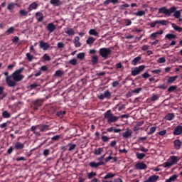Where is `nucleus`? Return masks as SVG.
<instances>
[{"instance_id": "f8f14e48", "label": "nucleus", "mask_w": 182, "mask_h": 182, "mask_svg": "<svg viewBox=\"0 0 182 182\" xmlns=\"http://www.w3.org/2000/svg\"><path fill=\"white\" fill-rule=\"evenodd\" d=\"M46 28L50 33H53V32H55V31H56V26H55L53 23H49Z\"/></svg>"}, {"instance_id": "2f4dec72", "label": "nucleus", "mask_w": 182, "mask_h": 182, "mask_svg": "<svg viewBox=\"0 0 182 182\" xmlns=\"http://www.w3.org/2000/svg\"><path fill=\"white\" fill-rule=\"evenodd\" d=\"M165 38H166V39H169V41H171V39H176L177 36L176 34L168 33L166 35Z\"/></svg>"}, {"instance_id": "6e6552de", "label": "nucleus", "mask_w": 182, "mask_h": 182, "mask_svg": "<svg viewBox=\"0 0 182 182\" xmlns=\"http://www.w3.org/2000/svg\"><path fill=\"white\" fill-rule=\"evenodd\" d=\"M144 69H146L145 65H139V67H135L134 70L131 71V75L132 76H137V75H140L141 72L144 71Z\"/></svg>"}, {"instance_id": "5701e85b", "label": "nucleus", "mask_w": 182, "mask_h": 182, "mask_svg": "<svg viewBox=\"0 0 182 182\" xmlns=\"http://www.w3.org/2000/svg\"><path fill=\"white\" fill-rule=\"evenodd\" d=\"M68 36H73L75 35V29L72 28H68L67 30L65 31Z\"/></svg>"}, {"instance_id": "9d476101", "label": "nucleus", "mask_w": 182, "mask_h": 182, "mask_svg": "<svg viewBox=\"0 0 182 182\" xmlns=\"http://www.w3.org/2000/svg\"><path fill=\"white\" fill-rule=\"evenodd\" d=\"M136 170H146L147 165L144 162H138L134 165Z\"/></svg>"}, {"instance_id": "20e7f679", "label": "nucleus", "mask_w": 182, "mask_h": 182, "mask_svg": "<svg viewBox=\"0 0 182 182\" xmlns=\"http://www.w3.org/2000/svg\"><path fill=\"white\" fill-rule=\"evenodd\" d=\"M177 11L176 6H172L169 9L166 7H161L159 9L158 14H164L166 16H171V14H173Z\"/></svg>"}, {"instance_id": "bb28decb", "label": "nucleus", "mask_w": 182, "mask_h": 182, "mask_svg": "<svg viewBox=\"0 0 182 182\" xmlns=\"http://www.w3.org/2000/svg\"><path fill=\"white\" fill-rule=\"evenodd\" d=\"M163 33H164L163 30H160L159 31H156L155 33H151V38H157V36H159V35H163Z\"/></svg>"}, {"instance_id": "69168bd1", "label": "nucleus", "mask_w": 182, "mask_h": 182, "mask_svg": "<svg viewBox=\"0 0 182 182\" xmlns=\"http://www.w3.org/2000/svg\"><path fill=\"white\" fill-rule=\"evenodd\" d=\"M59 139H60V136H59V135H55V136H53V137L51 138V140H52L53 141H58V140H59Z\"/></svg>"}, {"instance_id": "4c0bfd02", "label": "nucleus", "mask_w": 182, "mask_h": 182, "mask_svg": "<svg viewBox=\"0 0 182 182\" xmlns=\"http://www.w3.org/2000/svg\"><path fill=\"white\" fill-rule=\"evenodd\" d=\"M68 146L69 147V151H72L73 150H75L76 149V144L69 143Z\"/></svg>"}, {"instance_id": "79ce46f5", "label": "nucleus", "mask_w": 182, "mask_h": 182, "mask_svg": "<svg viewBox=\"0 0 182 182\" xmlns=\"http://www.w3.org/2000/svg\"><path fill=\"white\" fill-rule=\"evenodd\" d=\"M15 32V28L14 27H10L9 28H8L6 31V33L7 35H11L12 33H14Z\"/></svg>"}, {"instance_id": "49530a36", "label": "nucleus", "mask_w": 182, "mask_h": 182, "mask_svg": "<svg viewBox=\"0 0 182 182\" xmlns=\"http://www.w3.org/2000/svg\"><path fill=\"white\" fill-rule=\"evenodd\" d=\"M134 15H136V16H144V15H146V11H139L134 13Z\"/></svg>"}, {"instance_id": "f257e3e1", "label": "nucleus", "mask_w": 182, "mask_h": 182, "mask_svg": "<svg viewBox=\"0 0 182 182\" xmlns=\"http://www.w3.org/2000/svg\"><path fill=\"white\" fill-rule=\"evenodd\" d=\"M25 70L24 68H21L14 71L10 77H6V82L9 87H15L16 82H21L23 80L24 76L21 74Z\"/></svg>"}, {"instance_id": "ddd939ff", "label": "nucleus", "mask_w": 182, "mask_h": 182, "mask_svg": "<svg viewBox=\"0 0 182 182\" xmlns=\"http://www.w3.org/2000/svg\"><path fill=\"white\" fill-rule=\"evenodd\" d=\"M90 167H92L94 168H97L100 166H105V163L103 161H100V162H90L89 164Z\"/></svg>"}, {"instance_id": "0e129e2a", "label": "nucleus", "mask_w": 182, "mask_h": 182, "mask_svg": "<svg viewBox=\"0 0 182 182\" xmlns=\"http://www.w3.org/2000/svg\"><path fill=\"white\" fill-rule=\"evenodd\" d=\"M101 139H102V141H104V143H107V141H109V139L110 138H109V137L107 136H102L101 137Z\"/></svg>"}, {"instance_id": "13d9d810", "label": "nucleus", "mask_w": 182, "mask_h": 182, "mask_svg": "<svg viewBox=\"0 0 182 182\" xmlns=\"http://www.w3.org/2000/svg\"><path fill=\"white\" fill-rule=\"evenodd\" d=\"M41 86L40 84L34 82L30 85L31 89H36V87H39Z\"/></svg>"}, {"instance_id": "dca6fc26", "label": "nucleus", "mask_w": 182, "mask_h": 182, "mask_svg": "<svg viewBox=\"0 0 182 182\" xmlns=\"http://www.w3.org/2000/svg\"><path fill=\"white\" fill-rule=\"evenodd\" d=\"M25 148V143L16 142L14 145L15 150H23Z\"/></svg>"}, {"instance_id": "4468645a", "label": "nucleus", "mask_w": 182, "mask_h": 182, "mask_svg": "<svg viewBox=\"0 0 182 182\" xmlns=\"http://www.w3.org/2000/svg\"><path fill=\"white\" fill-rule=\"evenodd\" d=\"M173 134H174V136H180V134H182V126L181 125L177 126L175 128Z\"/></svg>"}, {"instance_id": "39448f33", "label": "nucleus", "mask_w": 182, "mask_h": 182, "mask_svg": "<svg viewBox=\"0 0 182 182\" xmlns=\"http://www.w3.org/2000/svg\"><path fill=\"white\" fill-rule=\"evenodd\" d=\"M99 53L102 58L105 59H108L109 55H112V50L107 48H102L99 50Z\"/></svg>"}, {"instance_id": "f03ea898", "label": "nucleus", "mask_w": 182, "mask_h": 182, "mask_svg": "<svg viewBox=\"0 0 182 182\" xmlns=\"http://www.w3.org/2000/svg\"><path fill=\"white\" fill-rule=\"evenodd\" d=\"M31 132H33V134L37 136H41V132L45 133V132H48L49 130V125L46 124H38L36 126H32L31 127Z\"/></svg>"}, {"instance_id": "c85d7f7f", "label": "nucleus", "mask_w": 182, "mask_h": 182, "mask_svg": "<svg viewBox=\"0 0 182 182\" xmlns=\"http://www.w3.org/2000/svg\"><path fill=\"white\" fill-rule=\"evenodd\" d=\"M50 4H51V5H54V6H59V5L62 4V3H60V0H50Z\"/></svg>"}, {"instance_id": "e2e57ef3", "label": "nucleus", "mask_w": 182, "mask_h": 182, "mask_svg": "<svg viewBox=\"0 0 182 182\" xmlns=\"http://www.w3.org/2000/svg\"><path fill=\"white\" fill-rule=\"evenodd\" d=\"M158 63H166V58L164 57L160 58L157 60Z\"/></svg>"}, {"instance_id": "4be33fe9", "label": "nucleus", "mask_w": 182, "mask_h": 182, "mask_svg": "<svg viewBox=\"0 0 182 182\" xmlns=\"http://www.w3.org/2000/svg\"><path fill=\"white\" fill-rule=\"evenodd\" d=\"M38 9V4L33 2L29 5V6L28 7V12H31V11H33V9Z\"/></svg>"}, {"instance_id": "423d86ee", "label": "nucleus", "mask_w": 182, "mask_h": 182, "mask_svg": "<svg viewBox=\"0 0 182 182\" xmlns=\"http://www.w3.org/2000/svg\"><path fill=\"white\" fill-rule=\"evenodd\" d=\"M168 23L167 20H156L154 22L149 23L148 26L151 28H156L157 25H162V26H166Z\"/></svg>"}, {"instance_id": "a878e982", "label": "nucleus", "mask_w": 182, "mask_h": 182, "mask_svg": "<svg viewBox=\"0 0 182 182\" xmlns=\"http://www.w3.org/2000/svg\"><path fill=\"white\" fill-rule=\"evenodd\" d=\"M140 60H141V56L136 57L135 58H134L132 60V65H133V66H136V65H137V63H139V62H140Z\"/></svg>"}, {"instance_id": "864d4df0", "label": "nucleus", "mask_w": 182, "mask_h": 182, "mask_svg": "<svg viewBox=\"0 0 182 182\" xmlns=\"http://www.w3.org/2000/svg\"><path fill=\"white\" fill-rule=\"evenodd\" d=\"M160 96L159 95H153V96L151 97V102H156V100H159V98Z\"/></svg>"}, {"instance_id": "4d7b16f0", "label": "nucleus", "mask_w": 182, "mask_h": 182, "mask_svg": "<svg viewBox=\"0 0 182 182\" xmlns=\"http://www.w3.org/2000/svg\"><path fill=\"white\" fill-rule=\"evenodd\" d=\"M129 6H130V5L128 4H122L119 6V9L124 11V9H126V8H129Z\"/></svg>"}, {"instance_id": "7c9ffc66", "label": "nucleus", "mask_w": 182, "mask_h": 182, "mask_svg": "<svg viewBox=\"0 0 182 182\" xmlns=\"http://www.w3.org/2000/svg\"><path fill=\"white\" fill-rule=\"evenodd\" d=\"M171 26L172 28H173V29L175 31H177V32H182V28L179 27L178 26H177L176 23H171Z\"/></svg>"}, {"instance_id": "de8ad7c7", "label": "nucleus", "mask_w": 182, "mask_h": 182, "mask_svg": "<svg viewBox=\"0 0 182 182\" xmlns=\"http://www.w3.org/2000/svg\"><path fill=\"white\" fill-rule=\"evenodd\" d=\"M89 33L93 36H99V33L97 32L95 29H90Z\"/></svg>"}, {"instance_id": "8fccbe9b", "label": "nucleus", "mask_w": 182, "mask_h": 182, "mask_svg": "<svg viewBox=\"0 0 182 182\" xmlns=\"http://www.w3.org/2000/svg\"><path fill=\"white\" fill-rule=\"evenodd\" d=\"M85 53H80L77 55V59H80V60H83V59H85Z\"/></svg>"}, {"instance_id": "72a5a7b5", "label": "nucleus", "mask_w": 182, "mask_h": 182, "mask_svg": "<svg viewBox=\"0 0 182 182\" xmlns=\"http://www.w3.org/2000/svg\"><path fill=\"white\" fill-rule=\"evenodd\" d=\"M136 156L139 160H143L144 157H146V154L136 152Z\"/></svg>"}, {"instance_id": "6ab92c4d", "label": "nucleus", "mask_w": 182, "mask_h": 182, "mask_svg": "<svg viewBox=\"0 0 182 182\" xmlns=\"http://www.w3.org/2000/svg\"><path fill=\"white\" fill-rule=\"evenodd\" d=\"M132 130L127 128L126 132L122 134V137H124V139H129V137H132Z\"/></svg>"}, {"instance_id": "bf43d9fd", "label": "nucleus", "mask_w": 182, "mask_h": 182, "mask_svg": "<svg viewBox=\"0 0 182 182\" xmlns=\"http://www.w3.org/2000/svg\"><path fill=\"white\" fill-rule=\"evenodd\" d=\"M95 176H96V172H91V173H87V177L89 179L93 178V177H95Z\"/></svg>"}, {"instance_id": "774afa93", "label": "nucleus", "mask_w": 182, "mask_h": 182, "mask_svg": "<svg viewBox=\"0 0 182 182\" xmlns=\"http://www.w3.org/2000/svg\"><path fill=\"white\" fill-rule=\"evenodd\" d=\"M140 92H141V88L140 87L136 88L134 90H132V93H139Z\"/></svg>"}, {"instance_id": "c9c22d12", "label": "nucleus", "mask_w": 182, "mask_h": 182, "mask_svg": "<svg viewBox=\"0 0 182 182\" xmlns=\"http://www.w3.org/2000/svg\"><path fill=\"white\" fill-rule=\"evenodd\" d=\"M102 153H103V148L95 149L94 154H95V156H100V154H102Z\"/></svg>"}, {"instance_id": "338daca9", "label": "nucleus", "mask_w": 182, "mask_h": 182, "mask_svg": "<svg viewBox=\"0 0 182 182\" xmlns=\"http://www.w3.org/2000/svg\"><path fill=\"white\" fill-rule=\"evenodd\" d=\"M178 176L174 174L172 176H171L169 178H171V181H174L175 180H177V178Z\"/></svg>"}, {"instance_id": "5fc2aeb1", "label": "nucleus", "mask_w": 182, "mask_h": 182, "mask_svg": "<svg viewBox=\"0 0 182 182\" xmlns=\"http://www.w3.org/2000/svg\"><path fill=\"white\" fill-rule=\"evenodd\" d=\"M26 56L29 62H32V60H33V55H31V53H27Z\"/></svg>"}, {"instance_id": "c756f323", "label": "nucleus", "mask_w": 182, "mask_h": 182, "mask_svg": "<svg viewBox=\"0 0 182 182\" xmlns=\"http://www.w3.org/2000/svg\"><path fill=\"white\" fill-rule=\"evenodd\" d=\"M95 41H96V39H95V38L88 37V38L86 41V43H87V45H93V43H95Z\"/></svg>"}, {"instance_id": "412c9836", "label": "nucleus", "mask_w": 182, "mask_h": 182, "mask_svg": "<svg viewBox=\"0 0 182 182\" xmlns=\"http://www.w3.org/2000/svg\"><path fill=\"white\" fill-rule=\"evenodd\" d=\"M80 38H79V36H76L74 38V45L75 46V48H80L82 43H80Z\"/></svg>"}, {"instance_id": "603ef678", "label": "nucleus", "mask_w": 182, "mask_h": 182, "mask_svg": "<svg viewBox=\"0 0 182 182\" xmlns=\"http://www.w3.org/2000/svg\"><path fill=\"white\" fill-rule=\"evenodd\" d=\"M43 59L45 61L49 62V61H50V56H49V55H48L47 53H45L43 55Z\"/></svg>"}, {"instance_id": "473e14b6", "label": "nucleus", "mask_w": 182, "mask_h": 182, "mask_svg": "<svg viewBox=\"0 0 182 182\" xmlns=\"http://www.w3.org/2000/svg\"><path fill=\"white\" fill-rule=\"evenodd\" d=\"M65 114H66V111H58L56 113V117H59L60 119H62L63 116H65Z\"/></svg>"}, {"instance_id": "9b49d317", "label": "nucleus", "mask_w": 182, "mask_h": 182, "mask_svg": "<svg viewBox=\"0 0 182 182\" xmlns=\"http://www.w3.org/2000/svg\"><path fill=\"white\" fill-rule=\"evenodd\" d=\"M39 46L43 50H48L49 48H50V45L49 44V43H46L43 41H41L39 42Z\"/></svg>"}, {"instance_id": "cd10ccee", "label": "nucleus", "mask_w": 182, "mask_h": 182, "mask_svg": "<svg viewBox=\"0 0 182 182\" xmlns=\"http://www.w3.org/2000/svg\"><path fill=\"white\" fill-rule=\"evenodd\" d=\"M4 87L0 86V96L2 95L0 97L1 100H4V97H6V94L4 92Z\"/></svg>"}, {"instance_id": "7ed1b4c3", "label": "nucleus", "mask_w": 182, "mask_h": 182, "mask_svg": "<svg viewBox=\"0 0 182 182\" xmlns=\"http://www.w3.org/2000/svg\"><path fill=\"white\" fill-rule=\"evenodd\" d=\"M105 119H107L108 124L116 123L119 120V117L113 115L112 111L108 110L105 113Z\"/></svg>"}, {"instance_id": "393cba45", "label": "nucleus", "mask_w": 182, "mask_h": 182, "mask_svg": "<svg viewBox=\"0 0 182 182\" xmlns=\"http://www.w3.org/2000/svg\"><path fill=\"white\" fill-rule=\"evenodd\" d=\"M178 78V75L169 77L168 79L167 80V83L168 84L173 83V82H176V80H177Z\"/></svg>"}, {"instance_id": "3c124183", "label": "nucleus", "mask_w": 182, "mask_h": 182, "mask_svg": "<svg viewBox=\"0 0 182 182\" xmlns=\"http://www.w3.org/2000/svg\"><path fill=\"white\" fill-rule=\"evenodd\" d=\"M176 89H177V86L176 85H171L168 88V92L169 93H171L173 92H174V90H176Z\"/></svg>"}, {"instance_id": "e433bc0d", "label": "nucleus", "mask_w": 182, "mask_h": 182, "mask_svg": "<svg viewBox=\"0 0 182 182\" xmlns=\"http://www.w3.org/2000/svg\"><path fill=\"white\" fill-rule=\"evenodd\" d=\"M116 176V173H108L106 176H104L105 180H107L109 178H113Z\"/></svg>"}, {"instance_id": "a19ab883", "label": "nucleus", "mask_w": 182, "mask_h": 182, "mask_svg": "<svg viewBox=\"0 0 182 182\" xmlns=\"http://www.w3.org/2000/svg\"><path fill=\"white\" fill-rule=\"evenodd\" d=\"M2 116H3L4 119H9V117H11V114L9 113L8 111H4L2 112Z\"/></svg>"}, {"instance_id": "a18cd8bd", "label": "nucleus", "mask_w": 182, "mask_h": 182, "mask_svg": "<svg viewBox=\"0 0 182 182\" xmlns=\"http://www.w3.org/2000/svg\"><path fill=\"white\" fill-rule=\"evenodd\" d=\"M28 14H29V12L26 11L25 9H21L19 11V14L21 16H28Z\"/></svg>"}, {"instance_id": "aec40b11", "label": "nucleus", "mask_w": 182, "mask_h": 182, "mask_svg": "<svg viewBox=\"0 0 182 182\" xmlns=\"http://www.w3.org/2000/svg\"><path fill=\"white\" fill-rule=\"evenodd\" d=\"M181 11H177L176 10L173 12V16L174 18H176V19H178V22H182V18H180V16H181Z\"/></svg>"}, {"instance_id": "6e6d98bb", "label": "nucleus", "mask_w": 182, "mask_h": 182, "mask_svg": "<svg viewBox=\"0 0 182 182\" xmlns=\"http://www.w3.org/2000/svg\"><path fill=\"white\" fill-rule=\"evenodd\" d=\"M69 63L73 65V66H76V65H77V60L73 58L69 61Z\"/></svg>"}, {"instance_id": "c03bdc74", "label": "nucleus", "mask_w": 182, "mask_h": 182, "mask_svg": "<svg viewBox=\"0 0 182 182\" xmlns=\"http://www.w3.org/2000/svg\"><path fill=\"white\" fill-rule=\"evenodd\" d=\"M97 62H99V57H97V55H94L92 58V63L93 65H96V63H97Z\"/></svg>"}, {"instance_id": "f3484780", "label": "nucleus", "mask_w": 182, "mask_h": 182, "mask_svg": "<svg viewBox=\"0 0 182 182\" xmlns=\"http://www.w3.org/2000/svg\"><path fill=\"white\" fill-rule=\"evenodd\" d=\"M159 178H160V176L156 175H152L149 176V178L144 182H156L157 180H159Z\"/></svg>"}, {"instance_id": "b1692460", "label": "nucleus", "mask_w": 182, "mask_h": 182, "mask_svg": "<svg viewBox=\"0 0 182 182\" xmlns=\"http://www.w3.org/2000/svg\"><path fill=\"white\" fill-rule=\"evenodd\" d=\"M174 117H176V115H174V114L168 113L164 117V119H165V120H168L170 122V121L173 120V119H174Z\"/></svg>"}, {"instance_id": "a211bd4d", "label": "nucleus", "mask_w": 182, "mask_h": 182, "mask_svg": "<svg viewBox=\"0 0 182 182\" xmlns=\"http://www.w3.org/2000/svg\"><path fill=\"white\" fill-rule=\"evenodd\" d=\"M36 18L38 21V22H43V14L41 11H38L36 13Z\"/></svg>"}, {"instance_id": "58836bf2", "label": "nucleus", "mask_w": 182, "mask_h": 182, "mask_svg": "<svg viewBox=\"0 0 182 182\" xmlns=\"http://www.w3.org/2000/svg\"><path fill=\"white\" fill-rule=\"evenodd\" d=\"M141 77H143V79H145L146 80V79H149V77H150V74H149V73H144L141 76H139L138 79H141Z\"/></svg>"}, {"instance_id": "f704fd0d", "label": "nucleus", "mask_w": 182, "mask_h": 182, "mask_svg": "<svg viewBox=\"0 0 182 182\" xmlns=\"http://www.w3.org/2000/svg\"><path fill=\"white\" fill-rule=\"evenodd\" d=\"M104 97H105V99H110V97H112V92H110V91H109V90L105 91Z\"/></svg>"}, {"instance_id": "680f3d73", "label": "nucleus", "mask_w": 182, "mask_h": 182, "mask_svg": "<svg viewBox=\"0 0 182 182\" xmlns=\"http://www.w3.org/2000/svg\"><path fill=\"white\" fill-rule=\"evenodd\" d=\"M161 73V69L151 70V73H154V75H160Z\"/></svg>"}, {"instance_id": "2eb2a0df", "label": "nucleus", "mask_w": 182, "mask_h": 182, "mask_svg": "<svg viewBox=\"0 0 182 182\" xmlns=\"http://www.w3.org/2000/svg\"><path fill=\"white\" fill-rule=\"evenodd\" d=\"M182 142L180 139H176L173 141V146L176 150H180L181 149Z\"/></svg>"}, {"instance_id": "09e8293b", "label": "nucleus", "mask_w": 182, "mask_h": 182, "mask_svg": "<svg viewBox=\"0 0 182 182\" xmlns=\"http://www.w3.org/2000/svg\"><path fill=\"white\" fill-rule=\"evenodd\" d=\"M156 127H151L149 129V132L147 133V134H148L149 136H151V134H153L156 132Z\"/></svg>"}, {"instance_id": "ea45409f", "label": "nucleus", "mask_w": 182, "mask_h": 182, "mask_svg": "<svg viewBox=\"0 0 182 182\" xmlns=\"http://www.w3.org/2000/svg\"><path fill=\"white\" fill-rule=\"evenodd\" d=\"M63 71L58 70L55 71L54 76H56L57 77H60V76H63Z\"/></svg>"}, {"instance_id": "1a4fd4ad", "label": "nucleus", "mask_w": 182, "mask_h": 182, "mask_svg": "<svg viewBox=\"0 0 182 182\" xmlns=\"http://www.w3.org/2000/svg\"><path fill=\"white\" fill-rule=\"evenodd\" d=\"M43 103V100H34L32 102L31 107H33L34 110H38V109H39V107L42 106Z\"/></svg>"}, {"instance_id": "37998d69", "label": "nucleus", "mask_w": 182, "mask_h": 182, "mask_svg": "<svg viewBox=\"0 0 182 182\" xmlns=\"http://www.w3.org/2000/svg\"><path fill=\"white\" fill-rule=\"evenodd\" d=\"M18 5V4H14V3H10L8 6H7V9L9 11H12L13 9H15V6Z\"/></svg>"}, {"instance_id": "052dcab7", "label": "nucleus", "mask_w": 182, "mask_h": 182, "mask_svg": "<svg viewBox=\"0 0 182 182\" xmlns=\"http://www.w3.org/2000/svg\"><path fill=\"white\" fill-rule=\"evenodd\" d=\"M124 22H125L126 26H130V25H132V20L129 18L124 19Z\"/></svg>"}, {"instance_id": "0eeeda50", "label": "nucleus", "mask_w": 182, "mask_h": 182, "mask_svg": "<svg viewBox=\"0 0 182 182\" xmlns=\"http://www.w3.org/2000/svg\"><path fill=\"white\" fill-rule=\"evenodd\" d=\"M171 162H165L161 166L162 167H164V168H167L168 167H171L173 164H176V163H178V159H177V156H172L170 157Z\"/></svg>"}]
</instances>
